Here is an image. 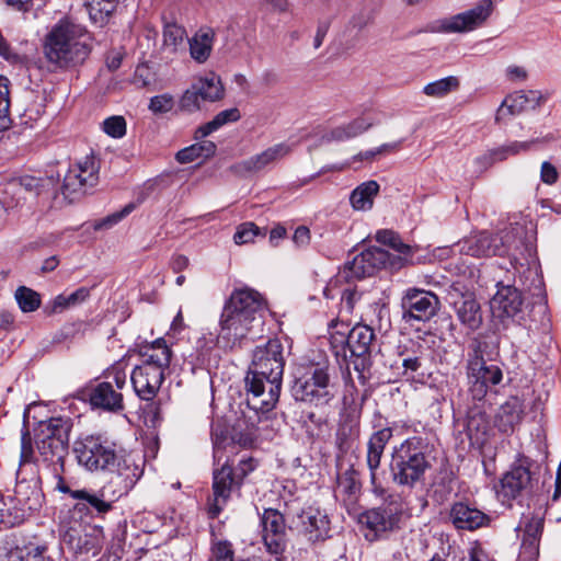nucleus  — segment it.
Instances as JSON below:
<instances>
[{"label":"nucleus","mask_w":561,"mask_h":561,"mask_svg":"<svg viewBox=\"0 0 561 561\" xmlns=\"http://www.w3.org/2000/svg\"><path fill=\"white\" fill-rule=\"evenodd\" d=\"M78 463L91 472L110 471L118 496L127 495L142 474V469L118 443L102 434L79 437L73 443Z\"/></svg>","instance_id":"1"},{"label":"nucleus","mask_w":561,"mask_h":561,"mask_svg":"<svg viewBox=\"0 0 561 561\" xmlns=\"http://www.w3.org/2000/svg\"><path fill=\"white\" fill-rule=\"evenodd\" d=\"M267 304L250 287L236 288L226 300L220 316L219 342L230 351L241 350L261 337Z\"/></svg>","instance_id":"2"},{"label":"nucleus","mask_w":561,"mask_h":561,"mask_svg":"<svg viewBox=\"0 0 561 561\" xmlns=\"http://www.w3.org/2000/svg\"><path fill=\"white\" fill-rule=\"evenodd\" d=\"M285 367L284 345L278 339H270L257 345L244 378L247 404L260 413L272 411L280 396Z\"/></svg>","instance_id":"3"},{"label":"nucleus","mask_w":561,"mask_h":561,"mask_svg":"<svg viewBox=\"0 0 561 561\" xmlns=\"http://www.w3.org/2000/svg\"><path fill=\"white\" fill-rule=\"evenodd\" d=\"M92 51V37L87 28L61 20L46 34L43 55L49 72H61L83 65Z\"/></svg>","instance_id":"4"},{"label":"nucleus","mask_w":561,"mask_h":561,"mask_svg":"<svg viewBox=\"0 0 561 561\" xmlns=\"http://www.w3.org/2000/svg\"><path fill=\"white\" fill-rule=\"evenodd\" d=\"M432 446L426 437L411 436L392 447L389 471L392 482L401 488L413 489L425 480L432 468Z\"/></svg>","instance_id":"5"},{"label":"nucleus","mask_w":561,"mask_h":561,"mask_svg":"<svg viewBox=\"0 0 561 561\" xmlns=\"http://www.w3.org/2000/svg\"><path fill=\"white\" fill-rule=\"evenodd\" d=\"M126 380L125 369L121 365H113L104 373V380L87 387L83 394L94 410L121 412L124 410L122 390Z\"/></svg>","instance_id":"6"},{"label":"nucleus","mask_w":561,"mask_h":561,"mask_svg":"<svg viewBox=\"0 0 561 561\" xmlns=\"http://www.w3.org/2000/svg\"><path fill=\"white\" fill-rule=\"evenodd\" d=\"M291 393L296 401L313 405L328 404L334 397L328 367L312 364L298 368Z\"/></svg>","instance_id":"7"},{"label":"nucleus","mask_w":561,"mask_h":561,"mask_svg":"<svg viewBox=\"0 0 561 561\" xmlns=\"http://www.w3.org/2000/svg\"><path fill=\"white\" fill-rule=\"evenodd\" d=\"M391 254L381 248H369L354 256L339 272L334 282H331L324 289L323 295L328 299L334 298L332 287L337 283H351L373 276L377 271L386 267L388 264L393 265Z\"/></svg>","instance_id":"8"},{"label":"nucleus","mask_w":561,"mask_h":561,"mask_svg":"<svg viewBox=\"0 0 561 561\" xmlns=\"http://www.w3.org/2000/svg\"><path fill=\"white\" fill-rule=\"evenodd\" d=\"M38 456H34L32 437L28 431L22 432L21 437V463L36 461L47 467L51 473L65 471V459L68 455L69 442L55 439L54 442H35Z\"/></svg>","instance_id":"9"},{"label":"nucleus","mask_w":561,"mask_h":561,"mask_svg":"<svg viewBox=\"0 0 561 561\" xmlns=\"http://www.w3.org/2000/svg\"><path fill=\"white\" fill-rule=\"evenodd\" d=\"M531 461L525 456H519L511 469L503 474L500 486L496 490L497 497L504 504L511 505L513 500L524 497L531 493L533 473Z\"/></svg>","instance_id":"10"},{"label":"nucleus","mask_w":561,"mask_h":561,"mask_svg":"<svg viewBox=\"0 0 561 561\" xmlns=\"http://www.w3.org/2000/svg\"><path fill=\"white\" fill-rule=\"evenodd\" d=\"M100 161L93 156H87L71 165L62 182V194L75 201L84 195L99 183Z\"/></svg>","instance_id":"11"},{"label":"nucleus","mask_w":561,"mask_h":561,"mask_svg":"<svg viewBox=\"0 0 561 561\" xmlns=\"http://www.w3.org/2000/svg\"><path fill=\"white\" fill-rule=\"evenodd\" d=\"M216 466L213 471V494L207 500V514L211 519L217 518L232 494L241 490V485L233 478V466L229 463V459Z\"/></svg>","instance_id":"12"},{"label":"nucleus","mask_w":561,"mask_h":561,"mask_svg":"<svg viewBox=\"0 0 561 561\" xmlns=\"http://www.w3.org/2000/svg\"><path fill=\"white\" fill-rule=\"evenodd\" d=\"M400 519L401 508L399 503L394 501L385 502L380 506L368 510L359 516V522L368 529L365 537L371 541L399 528Z\"/></svg>","instance_id":"13"},{"label":"nucleus","mask_w":561,"mask_h":561,"mask_svg":"<svg viewBox=\"0 0 561 561\" xmlns=\"http://www.w3.org/2000/svg\"><path fill=\"white\" fill-rule=\"evenodd\" d=\"M71 497L76 500L73 512L78 514L80 518L88 517L94 519L104 518L106 514L112 512L115 501L121 496L115 493V490L112 496H107L106 486H103L100 490H76L71 493Z\"/></svg>","instance_id":"14"},{"label":"nucleus","mask_w":561,"mask_h":561,"mask_svg":"<svg viewBox=\"0 0 561 561\" xmlns=\"http://www.w3.org/2000/svg\"><path fill=\"white\" fill-rule=\"evenodd\" d=\"M262 540L266 551L279 559L287 549L288 536L284 515L275 508H265L260 515Z\"/></svg>","instance_id":"15"},{"label":"nucleus","mask_w":561,"mask_h":561,"mask_svg":"<svg viewBox=\"0 0 561 561\" xmlns=\"http://www.w3.org/2000/svg\"><path fill=\"white\" fill-rule=\"evenodd\" d=\"M403 319L428 321L440 308L439 298L432 291L409 288L402 298Z\"/></svg>","instance_id":"16"},{"label":"nucleus","mask_w":561,"mask_h":561,"mask_svg":"<svg viewBox=\"0 0 561 561\" xmlns=\"http://www.w3.org/2000/svg\"><path fill=\"white\" fill-rule=\"evenodd\" d=\"M469 392L474 400L481 401L488 392L503 379L502 369L495 364H467Z\"/></svg>","instance_id":"17"},{"label":"nucleus","mask_w":561,"mask_h":561,"mask_svg":"<svg viewBox=\"0 0 561 561\" xmlns=\"http://www.w3.org/2000/svg\"><path fill=\"white\" fill-rule=\"evenodd\" d=\"M375 339L374 330L366 324H356L347 332L346 347L354 357L353 365L355 370L363 374L369 369L370 347Z\"/></svg>","instance_id":"18"},{"label":"nucleus","mask_w":561,"mask_h":561,"mask_svg":"<svg viewBox=\"0 0 561 561\" xmlns=\"http://www.w3.org/2000/svg\"><path fill=\"white\" fill-rule=\"evenodd\" d=\"M494 10L491 0H480L477 4L465 12L446 19L443 27L450 33H465L473 31L485 23Z\"/></svg>","instance_id":"19"},{"label":"nucleus","mask_w":561,"mask_h":561,"mask_svg":"<svg viewBox=\"0 0 561 561\" xmlns=\"http://www.w3.org/2000/svg\"><path fill=\"white\" fill-rule=\"evenodd\" d=\"M545 518L538 514L523 515L518 530L523 533L519 551L520 561H537Z\"/></svg>","instance_id":"20"},{"label":"nucleus","mask_w":561,"mask_h":561,"mask_svg":"<svg viewBox=\"0 0 561 561\" xmlns=\"http://www.w3.org/2000/svg\"><path fill=\"white\" fill-rule=\"evenodd\" d=\"M497 291L491 299V309L502 321L523 319L524 297L516 287L497 283Z\"/></svg>","instance_id":"21"},{"label":"nucleus","mask_w":561,"mask_h":561,"mask_svg":"<svg viewBox=\"0 0 561 561\" xmlns=\"http://www.w3.org/2000/svg\"><path fill=\"white\" fill-rule=\"evenodd\" d=\"M291 148L289 145L284 142L277 144L265 149L261 153L254 154L249 159L234 163L230 169L236 175L244 178L249 174L260 172L273 163H276L289 154Z\"/></svg>","instance_id":"22"},{"label":"nucleus","mask_w":561,"mask_h":561,"mask_svg":"<svg viewBox=\"0 0 561 561\" xmlns=\"http://www.w3.org/2000/svg\"><path fill=\"white\" fill-rule=\"evenodd\" d=\"M448 518L456 529L468 531L486 527L491 523L489 515L463 501L451 504Z\"/></svg>","instance_id":"23"},{"label":"nucleus","mask_w":561,"mask_h":561,"mask_svg":"<svg viewBox=\"0 0 561 561\" xmlns=\"http://www.w3.org/2000/svg\"><path fill=\"white\" fill-rule=\"evenodd\" d=\"M460 252L474 257L503 256L507 252L502 237L481 232L465 239L460 244Z\"/></svg>","instance_id":"24"},{"label":"nucleus","mask_w":561,"mask_h":561,"mask_svg":"<svg viewBox=\"0 0 561 561\" xmlns=\"http://www.w3.org/2000/svg\"><path fill=\"white\" fill-rule=\"evenodd\" d=\"M164 378V373L138 365L135 366L130 374V381L136 396L145 401H151L156 398Z\"/></svg>","instance_id":"25"},{"label":"nucleus","mask_w":561,"mask_h":561,"mask_svg":"<svg viewBox=\"0 0 561 561\" xmlns=\"http://www.w3.org/2000/svg\"><path fill=\"white\" fill-rule=\"evenodd\" d=\"M172 358V351L167 345L164 339H158L154 342L145 345L139 351L140 363L138 366L152 368L164 373L169 368Z\"/></svg>","instance_id":"26"},{"label":"nucleus","mask_w":561,"mask_h":561,"mask_svg":"<svg viewBox=\"0 0 561 561\" xmlns=\"http://www.w3.org/2000/svg\"><path fill=\"white\" fill-rule=\"evenodd\" d=\"M362 483L359 472L353 465L345 466L343 461L336 463V496H342L344 502L353 503L360 492Z\"/></svg>","instance_id":"27"},{"label":"nucleus","mask_w":561,"mask_h":561,"mask_svg":"<svg viewBox=\"0 0 561 561\" xmlns=\"http://www.w3.org/2000/svg\"><path fill=\"white\" fill-rule=\"evenodd\" d=\"M302 533L309 541L316 542L329 537L330 520L323 512L309 507L299 515Z\"/></svg>","instance_id":"28"},{"label":"nucleus","mask_w":561,"mask_h":561,"mask_svg":"<svg viewBox=\"0 0 561 561\" xmlns=\"http://www.w3.org/2000/svg\"><path fill=\"white\" fill-rule=\"evenodd\" d=\"M393 436L391 427H382L371 433L367 442L366 462L370 471L371 480H375L376 471L380 467L386 446Z\"/></svg>","instance_id":"29"},{"label":"nucleus","mask_w":561,"mask_h":561,"mask_svg":"<svg viewBox=\"0 0 561 561\" xmlns=\"http://www.w3.org/2000/svg\"><path fill=\"white\" fill-rule=\"evenodd\" d=\"M453 305L461 324L471 331L481 327L483 321L481 307L472 293L462 294Z\"/></svg>","instance_id":"30"},{"label":"nucleus","mask_w":561,"mask_h":561,"mask_svg":"<svg viewBox=\"0 0 561 561\" xmlns=\"http://www.w3.org/2000/svg\"><path fill=\"white\" fill-rule=\"evenodd\" d=\"M525 414L524 403L518 397H510L495 415L494 424L502 433H512Z\"/></svg>","instance_id":"31"},{"label":"nucleus","mask_w":561,"mask_h":561,"mask_svg":"<svg viewBox=\"0 0 561 561\" xmlns=\"http://www.w3.org/2000/svg\"><path fill=\"white\" fill-rule=\"evenodd\" d=\"M71 423L69 419L50 417L42 421L34 430L35 442H54L59 437L62 442H69Z\"/></svg>","instance_id":"32"},{"label":"nucleus","mask_w":561,"mask_h":561,"mask_svg":"<svg viewBox=\"0 0 561 561\" xmlns=\"http://www.w3.org/2000/svg\"><path fill=\"white\" fill-rule=\"evenodd\" d=\"M216 33L209 26L201 27L188 38L190 55L198 64H204L210 57Z\"/></svg>","instance_id":"33"},{"label":"nucleus","mask_w":561,"mask_h":561,"mask_svg":"<svg viewBox=\"0 0 561 561\" xmlns=\"http://www.w3.org/2000/svg\"><path fill=\"white\" fill-rule=\"evenodd\" d=\"M90 297V289L88 287H80L73 293L66 295L60 294L56 296L46 307L45 312L48 316L61 313L62 311L77 307L84 302Z\"/></svg>","instance_id":"34"},{"label":"nucleus","mask_w":561,"mask_h":561,"mask_svg":"<svg viewBox=\"0 0 561 561\" xmlns=\"http://www.w3.org/2000/svg\"><path fill=\"white\" fill-rule=\"evenodd\" d=\"M193 85L203 101L216 102L221 100L225 95V88L221 79L214 72H209L204 77L198 78Z\"/></svg>","instance_id":"35"},{"label":"nucleus","mask_w":561,"mask_h":561,"mask_svg":"<svg viewBox=\"0 0 561 561\" xmlns=\"http://www.w3.org/2000/svg\"><path fill=\"white\" fill-rule=\"evenodd\" d=\"M527 98L524 90L508 94L499 106L495 115V122L501 123L510 116L519 115L527 111Z\"/></svg>","instance_id":"36"},{"label":"nucleus","mask_w":561,"mask_h":561,"mask_svg":"<svg viewBox=\"0 0 561 561\" xmlns=\"http://www.w3.org/2000/svg\"><path fill=\"white\" fill-rule=\"evenodd\" d=\"M241 118V113L239 108L231 107L228 110H224L219 112L211 121L207 122L206 124L199 126L194 134V138L196 140H201L211 133L218 130L222 126L238 122Z\"/></svg>","instance_id":"37"},{"label":"nucleus","mask_w":561,"mask_h":561,"mask_svg":"<svg viewBox=\"0 0 561 561\" xmlns=\"http://www.w3.org/2000/svg\"><path fill=\"white\" fill-rule=\"evenodd\" d=\"M379 192L376 181H367L358 185L350 196V202L355 210H367L373 207L374 198Z\"/></svg>","instance_id":"38"},{"label":"nucleus","mask_w":561,"mask_h":561,"mask_svg":"<svg viewBox=\"0 0 561 561\" xmlns=\"http://www.w3.org/2000/svg\"><path fill=\"white\" fill-rule=\"evenodd\" d=\"M530 142L514 141L507 146H502L495 149H491L481 157L476 159L477 163L488 168L497 161L505 160L508 156L517 154L520 151H525L529 148Z\"/></svg>","instance_id":"39"},{"label":"nucleus","mask_w":561,"mask_h":561,"mask_svg":"<svg viewBox=\"0 0 561 561\" xmlns=\"http://www.w3.org/2000/svg\"><path fill=\"white\" fill-rule=\"evenodd\" d=\"M117 4L118 0H84L91 21L100 26L106 23Z\"/></svg>","instance_id":"40"},{"label":"nucleus","mask_w":561,"mask_h":561,"mask_svg":"<svg viewBox=\"0 0 561 561\" xmlns=\"http://www.w3.org/2000/svg\"><path fill=\"white\" fill-rule=\"evenodd\" d=\"M373 125V121L358 117L344 126L334 128L330 134V138L336 141L347 140L368 130Z\"/></svg>","instance_id":"41"},{"label":"nucleus","mask_w":561,"mask_h":561,"mask_svg":"<svg viewBox=\"0 0 561 561\" xmlns=\"http://www.w3.org/2000/svg\"><path fill=\"white\" fill-rule=\"evenodd\" d=\"M19 183L25 191L39 195L42 193L55 192L58 180L53 175H23L20 178Z\"/></svg>","instance_id":"42"},{"label":"nucleus","mask_w":561,"mask_h":561,"mask_svg":"<svg viewBox=\"0 0 561 561\" xmlns=\"http://www.w3.org/2000/svg\"><path fill=\"white\" fill-rule=\"evenodd\" d=\"M460 81L455 76H449L426 84L423 93L431 98H444L448 93L458 90Z\"/></svg>","instance_id":"43"},{"label":"nucleus","mask_w":561,"mask_h":561,"mask_svg":"<svg viewBox=\"0 0 561 561\" xmlns=\"http://www.w3.org/2000/svg\"><path fill=\"white\" fill-rule=\"evenodd\" d=\"M20 309L27 313L37 310L41 306V295L26 286H20L14 295Z\"/></svg>","instance_id":"44"},{"label":"nucleus","mask_w":561,"mask_h":561,"mask_svg":"<svg viewBox=\"0 0 561 561\" xmlns=\"http://www.w3.org/2000/svg\"><path fill=\"white\" fill-rule=\"evenodd\" d=\"M10 125V80L0 75V131Z\"/></svg>","instance_id":"45"},{"label":"nucleus","mask_w":561,"mask_h":561,"mask_svg":"<svg viewBox=\"0 0 561 561\" xmlns=\"http://www.w3.org/2000/svg\"><path fill=\"white\" fill-rule=\"evenodd\" d=\"M185 37L186 31L183 26L174 22L164 24L163 44L171 53H175L178 50V47L183 44Z\"/></svg>","instance_id":"46"},{"label":"nucleus","mask_w":561,"mask_h":561,"mask_svg":"<svg viewBox=\"0 0 561 561\" xmlns=\"http://www.w3.org/2000/svg\"><path fill=\"white\" fill-rule=\"evenodd\" d=\"M491 345L479 336L473 337L468 346L467 364L486 363L484 355H489Z\"/></svg>","instance_id":"47"},{"label":"nucleus","mask_w":561,"mask_h":561,"mask_svg":"<svg viewBox=\"0 0 561 561\" xmlns=\"http://www.w3.org/2000/svg\"><path fill=\"white\" fill-rule=\"evenodd\" d=\"M265 231H262L254 222L248 221L241 224L233 236L237 244H247L254 241L256 237H264Z\"/></svg>","instance_id":"48"},{"label":"nucleus","mask_w":561,"mask_h":561,"mask_svg":"<svg viewBox=\"0 0 561 561\" xmlns=\"http://www.w3.org/2000/svg\"><path fill=\"white\" fill-rule=\"evenodd\" d=\"M210 561H234V551L228 540H213Z\"/></svg>","instance_id":"49"},{"label":"nucleus","mask_w":561,"mask_h":561,"mask_svg":"<svg viewBox=\"0 0 561 561\" xmlns=\"http://www.w3.org/2000/svg\"><path fill=\"white\" fill-rule=\"evenodd\" d=\"M257 467V460L251 456H243L233 467V478L242 486L244 479Z\"/></svg>","instance_id":"50"},{"label":"nucleus","mask_w":561,"mask_h":561,"mask_svg":"<svg viewBox=\"0 0 561 561\" xmlns=\"http://www.w3.org/2000/svg\"><path fill=\"white\" fill-rule=\"evenodd\" d=\"M400 357L402 358V375L407 378H414V374L417 373L423 365L422 356L417 355L416 352H401Z\"/></svg>","instance_id":"51"},{"label":"nucleus","mask_w":561,"mask_h":561,"mask_svg":"<svg viewBox=\"0 0 561 561\" xmlns=\"http://www.w3.org/2000/svg\"><path fill=\"white\" fill-rule=\"evenodd\" d=\"M102 129L113 138H122L126 134V121L123 116H111L103 122Z\"/></svg>","instance_id":"52"},{"label":"nucleus","mask_w":561,"mask_h":561,"mask_svg":"<svg viewBox=\"0 0 561 561\" xmlns=\"http://www.w3.org/2000/svg\"><path fill=\"white\" fill-rule=\"evenodd\" d=\"M34 545L25 547H12L1 554V561H28L33 557Z\"/></svg>","instance_id":"53"},{"label":"nucleus","mask_w":561,"mask_h":561,"mask_svg":"<svg viewBox=\"0 0 561 561\" xmlns=\"http://www.w3.org/2000/svg\"><path fill=\"white\" fill-rule=\"evenodd\" d=\"M199 100H201V95L198 94V92L194 88V85L192 84V87L183 93V95L180 100V107H181V110H183L185 112H190V113L197 111L201 107Z\"/></svg>","instance_id":"54"},{"label":"nucleus","mask_w":561,"mask_h":561,"mask_svg":"<svg viewBox=\"0 0 561 561\" xmlns=\"http://www.w3.org/2000/svg\"><path fill=\"white\" fill-rule=\"evenodd\" d=\"M524 95L527 98L528 110H537L541 107L552 95L551 91L540 90H524Z\"/></svg>","instance_id":"55"},{"label":"nucleus","mask_w":561,"mask_h":561,"mask_svg":"<svg viewBox=\"0 0 561 561\" xmlns=\"http://www.w3.org/2000/svg\"><path fill=\"white\" fill-rule=\"evenodd\" d=\"M174 106V100L170 94H160L151 98L149 108L156 114L170 112Z\"/></svg>","instance_id":"56"},{"label":"nucleus","mask_w":561,"mask_h":561,"mask_svg":"<svg viewBox=\"0 0 561 561\" xmlns=\"http://www.w3.org/2000/svg\"><path fill=\"white\" fill-rule=\"evenodd\" d=\"M134 206L131 204L125 206V208L121 211H117V213H114L110 216H107L106 218H104L103 220H101L96 226L95 228L96 229H102V228H110L114 225H116L118 221H121L125 216H127L131 210H133Z\"/></svg>","instance_id":"57"},{"label":"nucleus","mask_w":561,"mask_h":561,"mask_svg":"<svg viewBox=\"0 0 561 561\" xmlns=\"http://www.w3.org/2000/svg\"><path fill=\"white\" fill-rule=\"evenodd\" d=\"M175 158H176L178 162H180V163H190L198 158H202V156H201V152H199L196 144H193V145L178 151Z\"/></svg>","instance_id":"58"},{"label":"nucleus","mask_w":561,"mask_h":561,"mask_svg":"<svg viewBox=\"0 0 561 561\" xmlns=\"http://www.w3.org/2000/svg\"><path fill=\"white\" fill-rule=\"evenodd\" d=\"M558 171L550 162L545 161L541 164L540 179L543 183L552 185L558 181Z\"/></svg>","instance_id":"59"},{"label":"nucleus","mask_w":561,"mask_h":561,"mask_svg":"<svg viewBox=\"0 0 561 561\" xmlns=\"http://www.w3.org/2000/svg\"><path fill=\"white\" fill-rule=\"evenodd\" d=\"M390 248L400 253L401 255H403L405 261L411 259L414 252L419 250L417 247L404 243L399 234L397 237V240L391 244Z\"/></svg>","instance_id":"60"},{"label":"nucleus","mask_w":561,"mask_h":561,"mask_svg":"<svg viewBox=\"0 0 561 561\" xmlns=\"http://www.w3.org/2000/svg\"><path fill=\"white\" fill-rule=\"evenodd\" d=\"M390 248L400 253L401 255H403L405 261L411 259L414 252L419 250L417 247L404 243L399 234L397 237V240L391 244Z\"/></svg>","instance_id":"61"},{"label":"nucleus","mask_w":561,"mask_h":561,"mask_svg":"<svg viewBox=\"0 0 561 561\" xmlns=\"http://www.w3.org/2000/svg\"><path fill=\"white\" fill-rule=\"evenodd\" d=\"M371 21V14L368 11L363 10L351 18L350 24L352 25L353 28L360 31L365 28L367 25H369Z\"/></svg>","instance_id":"62"},{"label":"nucleus","mask_w":561,"mask_h":561,"mask_svg":"<svg viewBox=\"0 0 561 561\" xmlns=\"http://www.w3.org/2000/svg\"><path fill=\"white\" fill-rule=\"evenodd\" d=\"M359 298L355 288L347 287L341 293V304L347 311H352L355 301Z\"/></svg>","instance_id":"63"},{"label":"nucleus","mask_w":561,"mask_h":561,"mask_svg":"<svg viewBox=\"0 0 561 561\" xmlns=\"http://www.w3.org/2000/svg\"><path fill=\"white\" fill-rule=\"evenodd\" d=\"M213 439V448H214V461L215 465H219L222 458L221 449L224 448L222 444L225 442V437L222 433H218L217 430L211 432Z\"/></svg>","instance_id":"64"}]
</instances>
